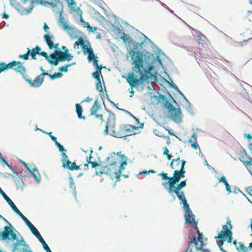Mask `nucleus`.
<instances>
[{"label": "nucleus", "instance_id": "nucleus-47", "mask_svg": "<svg viewBox=\"0 0 252 252\" xmlns=\"http://www.w3.org/2000/svg\"><path fill=\"white\" fill-rule=\"evenodd\" d=\"M239 246L237 247V250L238 252H249L248 251L247 247H246L242 242L238 243Z\"/></svg>", "mask_w": 252, "mask_h": 252}, {"label": "nucleus", "instance_id": "nucleus-12", "mask_svg": "<svg viewBox=\"0 0 252 252\" xmlns=\"http://www.w3.org/2000/svg\"><path fill=\"white\" fill-rule=\"evenodd\" d=\"M47 6H48V5H50L52 7L53 11L56 13L59 14V20L58 21V23L59 26H61V24L65 20L63 15V4L62 2H59L55 3L52 1L48 2L47 1Z\"/></svg>", "mask_w": 252, "mask_h": 252}, {"label": "nucleus", "instance_id": "nucleus-7", "mask_svg": "<svg viewBox=\"0 0 252 252\" xmlns=\"http://www.w3.org/2000/svg\"><path fill=\"white\" fill-rule=\"evenodd\" d=\"M197 37H198L196 39L197 41V43L198 44V47L197 48L195 47H191L190 48V50L187 49L190 54L189 55H192L194 53L195 55L198 56V54H199L200 57L206 58L207 56H211L209 54V52L207 51L206 53L204 52V49L207 46V45L205 42V40L203 39H202V37L205 39V36L200 32H198L196 33Z\"/></svg>", "mask_w": 252, "mask_h": 252}, {"label": "nucleus", "instance_id": "nucleus-28", "mask_svg": "<svg viewBox=\"0 0 252 252\" xmlns=\"http://www.w3.org/2000/svg\"><path fill=\"white\" fill-rule=\"evenodd\" d=\"M215 239L218 240V239H221L223 241H226L228 243H232L233 239V233L228 232L226 234L223 235H220L215 237Z\"/></svg>", "mask_w": 252, "mask_h": 252}, {"label": "nucleus", "instance_id": "nucleus-22", "mask_svg": "<svg viewBox=\"0 0 252 252\" xmlns=\"http://www.w3.org/2000/svg\"><path fill=\"white\" fill-rule=\"evenodd\" d=\"M122 131L123 130H121L120 129L118 132H116V131H111L109 135L117 138H123L124 139L126 140L127 137L135 135L137 133L136 132H132V133H128L127 134H123Z\"/></svg>", "mask_w": 252, "mask_h": 252}, {"label": "nucleus", "instance_id": "nucleus-15", "mask_svg": "<svg viewBox=\"0 0 252 252\" xmlns=\"http://www.w3.org/2000/svg\"><path fill=\"white\" fill-rule=\"evenodd\" d=\"M43 40L50 50L57 48L59 47V45L58 43H54V36L50 33L48 32L44 34Z\"/></svg>", "mask_w": 252, "mask_h": 252}, {"label": "nucleus", "instance_id": "nucleus-26", "mask_svg": "<svg viewBox=\"0 0 252 252\" xmlns=\"http://www.w3.org/2000/svg\"><path fill=\"white\" fill-rule=\"evenodd\" d=\"M156 93L159 94V95L153 94V92H149L150 94L151 98H155L158 100V102L160 103L162 101L164 102L166 101V100L168 98V96H167L165 95L161 94L158 91H156Z\"/></svg>", "mask_w": 252, "mask_h": 252}, {"label": "nucleus", "instance_id": "nucleus-16", "mask_svg": "<svg viewBox=\"0 0 252 252\" xmlns=\"http://www.w3.org/2000/svg\"><path fill=\"white\" fill-rule=\"evenodd\" d=\"M0 162L3 163L2 166L6 165L12 171L13 175L11 176L15 181L20 179L19 171L17 166H15L13 168L8 163L4 158L0 160Z\"/></svg>", "mask_w": 252, "mask_h": 252}, {"label": "nucleus", "instance_id": "nucleus-23", "mask_svg": "<svg viewBox=\"0 0 252 252\" xmlns=\"http://www.w3.org/2000/svg\"><path fill=\"white\" fill-rule=\"evenodd\" d=\"M68 179H69V187L70 189H71L73 197L75 198V200L77 201V191H76V187L75 186V183L73 180V178L69 172H68Z\"/></svg>", "mask_w": 252, "mask_h": 252}, {"label": "nucleus", "instance_id": "nucleus-32", "mask_svg": "<svg viewBox=\"0 0 252 252\" xmlns=\"http://www.w3.org/2000/svg\"><path fill=\"white\" fill-rule=\"evenodd\" d=\"M116 123L114 122H109L108 124L107 123L105 124V128L103 131L104 135H109V128H110L111 131H115Z\"/></svg>", "mask_w": 252, "mask_h": 252}, {"label": "nucleus", "instance_id": "nucleus-50", "mask_svg": "<svg viewBox=\"0 0 252 252\" xmlns=\"http://www.w3.org/2000/svg\"><path fill=\"white\" fill-rule=\"evenodd\" d=\"M0 195L3 197L4 200L7 202L8 204L10 206L12 204V203H14L11 200V199L6 195V194L3 192H1V194Z\"/></svg>", "mask_w": 252, "mask_h": 252}, {"label": "nucleus", "instance_id": "nucleus-42", "mask_svg": "<svg viewBox=\"0 0 252 252\" xmlns=\"http://www.w3.org/2000/svg\"><path fill=\"white\" fill-rule=\"evenodd\" d=\"M31 233L38 240L41 244L45 242L36 228L32 231Z\"/></svg>", "mask_w": 252, "mask_h": 252}, {"label": "nucleus", "instance_id": "nucleus-64", "mask_svg": "<svg viewBox=\"0 0 252 252\" xmlns=\"http://www.w3.org/2000/svg\"><path fill=\"white\" fill-rule=\"evenodd\" d=\"M115 121H116V117H115L114 114L113 113L111 115H109L106 123H107V124H108L109 122H115Z\"/></svg>", "mask_w": 252, "mask_h": 252}, {"label": "nucleus", "instance_id": "nucleus-35", "mask_svg": "<svg viewBox=\"0 0 252 252\" xmlns=\"http://www.w3.org/2000/svg\"><path fill=\"white\" fill-rule=\"evenodd\" d=\"M76 107V113L77 116V117L79 119H83L85 120L86 119V117L82 115L83 112V110L82 107L81 106V103H76L75 104Z\"/></svg>", "mask_w": 252, "mask_h": 252}, {"label": "nucleus", "instance_id": "nucleus-5", "mask_svg": "<svg viewBox=\"0 0 252 252\" xmlns=\"http://www.w3.org/2000/svg\"><path fill=\"white\" fill-rule=\"evenodd\" d=\"M158 54L154 56L152 54V57L150 59V60H154V63L160 65L163 69V73L169 78V76L166 71V67L173 68V63L171 59L161 50H158Z\"/></svg>", "mask_w": 252, "mask_h": 252}, {"label": "nucleus", "instance_id": "nucleus-53", "mask_svg": "<svg viewBox=\"0 0 252 252\" xmlns=\"http://www.w3.org/2000/svg\"><path fill=\"white\" fill-rule=\"evenodd\" d=\"M106 16L108 18H110L111 17L115 18L116 20L115 22H114L115 24H117L118 23H119V22L118 21L119 20H120V18L116 16L115 14H114L112 12H110L109 13L106 14Z\"/></svg>", "mask_w": 252, "mask_h": 252}, {"label": "nucleus", "instance_id": "nucleus-6", "mask_svg": "<svg viewBox=\"0 0 252 252\" xmlns=\"http://www.w3.org/2000/svg\"><path fill=\"white\" fill-rule=\"evenodd\" d=\"M73 58V56L71 53H66L63 52L58 47L55 48L54 51L50 54V58L49 63L51 66H57L60 62H64L65 61L69 62Z\"/></svg>", "mask_w": 252, "mask_h": 252}, {"label": "nucleus", "instance_id": "nucleus-46", "mask_svg": "<svg viewBox=\"0 0 252 252\" xmlns=\"http://www.w3.org/2000/svg\"><path fill=\"white\" fill-rule=\"evenodd\" d=\"M208 242H205L204 240H202L200 241H198V242L195 244V250H198L201 248H205V247L207 245Z\"/></svg>", "mask_w": 252, "mask_h": 252}, {"label": "nucleus", "instance_id": "nucleus-13", "mask_svg": "<svg viewBox=\"0 0 252 252\" xmlns=\"http://www.w3.org/2000/svg\"><path fill=\"white\" fill-rule=\"evenodd\" d=\"M62 26V29L66 31L69 37L73 39H76L80 36H84L83 33L78 30L76 28L69 25V24L65 21L61 24Z\"/></svg>", "mask_w": 252, "mask_h": 252}, {"label": "nucleus", "instance_id": "nucleus-62", "mask_svg": "<svg viewBox=\"0 0 252 252\" xmlns=\"http://www.w3.org/2000/svg\"><path fill=\"white\" fill-rule=\"evenodd\" d=\"M12 210L17 215H19L21 213V212L18 209V208L16 207L15 204L14 203H12V205L10 206Z\"/></svg>", "mask_w": 252, "mask_h": 252}, {"label": "nucleus", "instance_id": "nucleus-52", "mask_svg": "<svg viewBox=\"0 0 252 252\" xmlns=\"http://www.w3.org/2000/svg\"><path fill=\"white\" fill-rule=\"evenodd\" d=\"M89 11L90 12L91 14H93L94 17L93 18H94L96 19V17H98V15L99 16L100 14L98 11L96 10L94 7H90L89 9Z\"/></svg>", "mask_w": 252, "mask_h": 252}, {"label": "nucleus", "instance_id": "nucleus-60", "mask_svg": "<svg viewBox=\"0 0 252 252\" xmlns=\"http://www.w3.org/2000/svg\"><path fill=\"white\" fill-rule=\"evenodd\" d=\"M121 130L126 131L127 132H129V133H132V132H134L132 131V129L129 127L127 126L126 125H122L121 126Z\"/></svg>", "mask_w": 252, "mask_h": 252}, {"label": "nucleus", "instance_id": "nucleus-59", "mask_svg": "<svg viewBox=\"0 0 252 252\" xmlns=\"http://www.w3.org/2000/svg\"><path fill=\"white\" fill-rule=\"evenodd\" d=\"M168 79L170 81V83L169 82L168 83L169 86L170 88L174 89L176 92H178V91L179 90L178 87L173 82V81H172V80L170 77H169V78H168Z\"/></svg>", "mask_w": 252, "mask_h": 252}, {"label": "nucleus", "instance_id": "nucleus-54", "mask_svg": "<svg viewBox=\"0 0 252 252\" xmlns=\"http://www.w3.org/2000/svg\"><path fill=\"white\" fill-rule=\"evenodd\" d=\"M223 241H224L221 240V239H218V240H217V244L220 251L222 252H223V251H225V250L222 246L224 244Z\"/></svg>", "mask_w": 252, "mask_h": 252}, {"label": "nucleus", "instance_id": "nucleus-41", "mask_svg": "<svg viewBox=\"0 0 252 252\" xmlns=\"http://www.w3.org/2000/svg\"><path fill=\"white\" fill-rule=\"evenodd\" d=\"M31 233L38 240L41 244L45 242L36 228L32 231Z\"/></svg>", "mask_w": 252, "mask_h": 252}, {"label": "nucleus", "instance_id": "nucleus-27", "mask_svg": "<svg viewBox=\"0 0 252 252\" xmlns=\"http://www.w3.org/2000/svg\"><path fill=\"white\" fill-rule=\"evenodd\" d=\"M218 179V183L223 184L225 187V190L228 193L230 194L232 192L230 186L228 184L226 177L222 175L220 177H217Z\"/></svg>", "mask_w": 252, "mask_h": 252}, {"label": "nucleus", "instance_id": "nucleus-58", "mask_svg": "<svg viewBox=\"0 0 252 252\" xmlns=\"http://www.w3.org/2000/svg\"><path fill=\"white\" fill-rule=\"evenodd\" d=\"M98 58L96 54H89L88 55L87 59L89 62H92L95 59Z\"/></svg>", "mask_w": 252, "mask_h": 252}, {"label": "nucleus", "instance_id": "nucleus-48", "mask_svg": "<svg viewBox=\"0 0 252 252\" xmlns=\"http://www.w3.org/2000/svg\"><path fill=\"white\" fill-rule=\"evenodd\" d=\"M187 105H185L186 111L191 115L193 116L194 115L193 109L191 107V104L189 101L186 103Z\"/></svg>", "mask_w": 252, "mask_h": 252}, {"label": "nucleus", "instance_id": "nucleus-25", "mask_svg": "<svg viewBox=\"0 0 252 252\" xmlns=\"http://www.w3.org/2000/svg\"><path fill=\"white\" fill-rule=\"evenodd\" d=\"M85 45L84 47L82 45V50L83 54L86 55L89 54H94L93 48L91 46V44L90 42L87 39V40L85 41Z\"/></svg>", "mask_w": 252, "mask_h": 252}, {"label": "nucleus", "instance_id": "nucleus-19", "mask_svg": "<svg viewBox=\"0 0 252 252\" xmlns=\"http://www.w3.org/2000/svg\"><path fill=\"white\" fill-rule=\"evenodd\" d=\"M45 77L43 75H39L37 76L34 80L32 81L31 80H29V85L31 87L33 88H38L41 86L42 83L44 82Z\"/></svg>", "mask_w": 252, "mask_h": 252}, {"label": "nucleus", "instance_id": "nucleus-1", "mask_svg": "<svg viewBox=\"0 0 252 252\" xmlns=\"http://www.w3.org/2000/svg\"><path fill=\"white\" fill-rule=\"evenodd\" d=\"M144 42H137L134 40H130L129 46L132 45L133 48L128 49L126 59L129 58L128 54L131 58V64L143 63L152 57V53L146 49H139L142 47Z\"/></svg>", "mask_w": 252, "mask_h": 252}, {"label": "nucleus", "instance_id": "nucleus-17", "mask_svg": "<svg viewBox=\"0 0 252 252\" xmlns=\"http://www.w3.org/2000/svg\"><path fill=\"white\" fill-rule=\"evenodd\" d=\"M23 166L30 173V177H32L36 181L38 184L41 182V176L39 172L34 164H33L34 168L31 170L27 163H24Z\"/></svg>", "mask_w": 252, "mask_h": 252}, {"label": "nucleus", "instance_id": "nucleus-10", "mask_svg": "<svg viewBox=\"0 0 252 252\" xmlns=\"http://www.w3.org/2000/svg\"><path fill=\"white\" fill-rule=\"evenodd\" d=\"M184 211L185 212L184 218L185 224L188 226H191L197 234L198 231H200L198 227V220H196L195 216L193 214L189 207L184 209Z\"/></svg>", "mask_w": 252, "mask_h": 252}, {"label": "nucleus", "instance_id": "nucleus-20", "mask_svg": "<svg viewBox=\"0 0 252 252\" xmlns=\"http://www.w3.org/2000/svg\"><path fill=\"white\" fill-rule=\"evenodd\" d=\"M185 176V172L180 170H174L172 177H170L175 185L179 183L180 180L184 178Z\"/></svg>", "mask_w": 252, "mask_h": 252}, {"label": "nucleus", "instance_id": "nucleus-24", "mask_svg": "<svg viewBox=\"0 0 252 252\" xmlns=\"http://www.w3.org/2000/svg\"><path fill=\"white\" fill-rule=\"evenodd\" d=\"M168 180L169 181L168 182L162 183V185L165 186V189L168 191L170 195L173 197V200H174L176 198V197L174 194H173L172 187H173V185H175V184L170 178V179H168Z\"/></svg>", "mask_w": 252, "mask_h": 252}, {"label": "nucleus", "instance_id": "nucleus-40", "mask_svg": "<svg viewBox=\"0 0 252 252\" xmlns=\"http://www.w3.org/2000/svg\"><path fill=\"white\" fill-rule=\"evenodd\" d=\"M119 24V23H118L117 24H115V23L113 24V23H112L111 22L110 24L113 28V29L112 30V31L117 36H119L120 34H122V32H122V30L118 26Z\"/></svg>", "mask_w": 252, "mask_h": 252}, {"label": "nucleus", "instance_id": "nucleus-56", "mask_svg": "<svg viewBox=\"0 0 252 252\" xmlns=\"http://www.w3.org/2000/svg\"><path fill=\"white\" fill-rule=\"evenodd\" d=\"M197 236L196 237H193L192 238H195L196 240V243L198 242V241H201L202 240H204V236L202 232L198 231V233H197Z\"/></svg>", "mask_w": 252, "mask_h": 252}, {"label": "nucleus", "instance_id": "nucleus-14", "mask_svg": "<svg viewBox=\"0 0 252 252\" xmlns=\"http://www.w3.org/2000/svg\"><path fill=\"white\" fill-rule=\"evenodd\" d=\"M47 3V1L45 0H31L30 4L28 8H24L23 7L22 15H27L31 14L36 4L46 6Z\"/></svg>", "mask_w": 252, "mask_h": 252}, {"label": "nucleus", "instance_id": "nucleus-57", "mask_svg": "<svg viewBox=\"0 0 252 252\" xmlns=\"http://www.w3.org/2000/svg\"><path fill=\"white\" fill-rule=\"evenodd\" d=\"M27 50H28V54L29 57L31 56L32 60H36V55H37L34 51L31 50L29 48H27Z\"/></svg>", "mask_w": 252, "mask_h": 252}, {"label": "nucleus", "instance_id": "nucleus-31", "mask_svg": "<svg viewBox=\"0 0 252 252\" xmlns=\"http://www.w3.org/2000/svg\"><path fill=\"white\" fill-rule=\"evenodd\" d=\"M24 221L25 223L28 226L31 232L33 231L36 228V227L33 225L32 222L21 213L18 215Z\"/></svg>", "mask_w": 252, "mask_h": 252}, {"label": "nucleus", "instance_id": "nucleus-18", "mask_svg": "<svg viewBox=\"0 0 252 252\" xmlns=\"http://www.w3.org/2000/svg\"><path fill=\"white\" fill-rule=\"evenodd\" d=\"M239 159L243 162L244 165L252 164V158L249 156L245 149L242 148L239 154Z\"/></svg>", "mask_w": 252, "mask_h": 252}, {"label": "nucleus", "instance_id": "nucleus-2", "mask_svg": "<svg viewBox=\"0 0 252 252\" xmlns=\"http://www.w3.org/2000/svg\"><path fill=\"white\" fill-rule=\"evenodd\" d=\"M131 64V71L128 73L127 76H123L122 77L126 80L131 88H137L145 83L147 80V77L145 76V72H146V68H144L143 63Z\"/></svg>", "mask_w": 252, "mask_h": 252}, {"label": "nucleus", "instance_id": "nucleus-9", "mask_svg": "<svg viewBox=\"0 0 252 252\" xmlns=\"http://www.w3.org/2000/svg\"><path fill=\"white\" fill-rule=\"evenodd\" d=\"M3 229V231H0V240L7 242L14 241L15 239H16V233L19 234L12 224H10L9 226H5Z\"/></svg>", "mask_w": 252, "mask_h": 252}, {"label": "nucleus", "instance_id": "nucleus-61", "mask_svg": "<svg viewBox=\"0 0 252 252\" xmlns=\"http://www.w3.org/2000/svg\"><path fill=\"white\" fill-rule=\"evenodd\" d=\"M151 45V48L153 49V51L156 52V55L158 54V50L160 49L151 40V42L149 43Z\"/></svg>", "mask_w": 252, "mask_h": 252}, {"label": "nucleus", "instance_id": "nucleus-4", "mask_svg": "<svg viewBox=\"0 0 252 252\" xmlns=\"http://www.w3.org/2000/svg\"><path fill=\"white\" fill-rule=\"evenodd\" d=\"M10 69L21 74L22 75V78L29 84L28 80H31V79L29 78L28 75H26L27 69L23 65V63L15 60H13L8 63L4 62H1V72L8 71Z\"/></svg>", "mask_w": 252, "mask_h": 252}, {"label": "nucleus", "instance_id": "nucleus-45", "mask_svg": "<svg viewBox=\"0 0 252 252\" xmlns=\"http://www.w3.org/2000/svg\"><path fill=\"white\" fill-rule=\"evenodd\" d=\"M122 35L120 36V38L123 40V41L125 43H127L129 45V41L130 40H133L131 37L128 34L125 32H122Z\"/></svg>", "mask_w": 252, "mask_h": 252}, {"label": "nucleus", "instance_id": "nucleus-11", "mask_svg": "<svg viewBox=\"0 0 252 252\" xmlns=\"http://www.w3.org/2000/svg\"><path fill=\"white\" fill-rule=\"evenodd\" d=\"M144 68H146V72L151 78L153 79L155 82H157L158 77L160 74H158V71L156 69V64L154 63V60H149L145 63H143Z\"/></svg>", "mask_w": 252, "mask_h": 252}, {"label": "nucleus", "instance_id": "nucleus-63", "mask_svg": "<svg viewBox=\"0 0 252 252\" xmlns=\"http://www.w3.org/2000/svg\"><path fill=\"white\" fill-rule=\"evenodd\" d=\"M120 163H127V161L129 160V158L125 154L121 155Z\"/></svg>", "mask_w": 252, "mask_h": 252}, {"label": "nucleus", "instance_id": "nucleus-51", "mask_svg": "<svg viewBox=\"0 0 252 252\" xmlns=\"http://www.w3.org/2000/svg\"><path fill=\"white\" fill-rule=\"evenodd\" d=\"M96 20L100 23H102L104 21L106 22L109 24L111 23V22L110 21L105 19V18L101 14L99 16L98 15V17H96Z\"/></svg>", "mask_w": 252, "mask_h": 252}, {"label": "nucleus", "instance_id": "nucleus-37", "mask_svg": "<svg viewBox=\"0 0 252 252\" xmlns=\"http://www.w3.org/2000/svg\"><path fill=\"white\" fill-rule=\"evenodd\" d=\"M15 241H16V242H14L10 246L12 248V252H15V251H17V250L20 248V246H21L20 238L18 239L16 236V239H15Z\"/></svg>", "mask_w": 252, "mask_h": 252}, {"label": "nucleus", "instance_id": "nucleus-38", "mask_svg": "<svg viewBox=\"0 0 252 252\" xmlns=\"http://www.w3.org/2000/svg\"><path fill=\"white\" fill-rule=\"evenodd\" d=\"M55 146L60 153L62 157L66 155L67 150L62 144L58 142L55 144Z\"/></svg>", "mask_w": 252, "mask_h": 252}, {"label": "nucleus", "instance_id": "nucleus-3", "mask_svg": "<svg viewBox=\"0 0 252 252\" xmlns=\"http://www.w3.org/2000/svg\"><path fill=\"white\" fill-rule=\"evenodd\" d=\"M173 104L178 106L177 101L171 94H169L168 99L163 103V107L168 111V113L170 114L168 117L176 123L180 124L182 122L183 117L181 108L179 106L176 108Z\"/></svg>", "mask_w": 252, "mask_h": 252}, {"label": "nucleus", "instance_id": "nucleus-39", "mask_svg": "<svg viewBox=\"0 0 252 252\" xmlns=\"http://www.w3.org/2000/svg\"><path fill=\"white\" fill-rule=\"evenodd\" d=\"M92 75L93 78L94 79L99 78H101L102 80V84L104 85H105V82L103 81V78L102 73H101V68H96L95 71L93 72L92 73Z\"/></svg>", "mask_w": 252, "mask_h": 252}, {"label": "nucleus", "instance_id": "nucleus-33", "mask_svg": "<svg viewBox=\"0 0 252 252\" xmlns=\"http://www.w3.org/2000/svg\"><path fill=\"white\" fill-rule=\"evenodd\" d=\"M10 5L14 7L17 11L22 15V10L23 9V7L21 5V4L16 1V0H10Z\"/></svg>", "mask_w": 252, "mask_h": 252}, {"label": "nucleus", "instance_id": "nucleus-8", "mask_svg": "<svg viewBox=\"0 0 252 252\" xmlns=\"http://www.w3.org/2000/svg\"><path fill=\"white\" fill-rule=\"evenodd\" d=\"M186 185L187 180L185 179L181 181L180 183H178L175 185H173V187H172L173 194H176L180 201V204L183 205V209L189 207V204L188 203L184 192L181 191Z\"/></svg>", "mask_w": 252, "mask_h": 252}, {"label": "nucleus", "instance_id": "nucleus-21", "mask_svg": "<svg viewBox=\"0 0 252 252\" xmlns=\"http://www.w3.org/2000/svg\"><path fill=\"white\" fill-rule=\"evenodd\" d=\"M233 225L231 223V220L229 218H227L226 223L225 225H222V230L219 233V236L226 234L228 232L233 233L232 229Z\"/></svg>", "mask_w": 252, "mask_h": 252}, {"label": "nucleus", "instance_id": "nucleus-36", "mask_svg": "<svg viewBox=\"0 0 252 252\" xmlns=\"http://www.w3.org/2000/svg\"><path fill=\"white\" fill-rule=\"evenodd\" d=\"M78 40L74 43V48L75 49H78L80 46L82 47V45L84 47L85 45V41L87 40L85 36L83 38L78 37Z\"/></svg>", "mask_w": 252, "mask_h": 252}, {"label": "nucleus", "instance_id": "nucleus-29", "mask_svg": "<svg viewBox=\"0 0 252 252\" xmlns=\"http://www.w3.org/2000/svg\"><path fill=\"white\" fill-rule=\"evenodd\" d=\"M32 50L34 51L37 55L44 57L45 60L49 63L50 55H48V54L46 52L41 51V48L40 46L37 45L34 48H33Z\"/></svg>", "mask_w": 252, "mask_h": 252}, {"label": "nucleus", "instance_id": "nucleus-49", "mask_svg": "<svg viewBox=\"0 0 252 252\" xmlns=\"http://www.w3.org/2000/svg\"><path fill=\"white\" fill-rule=\"evenodd\" d=\"M15 182L17 189H18L19 188H21L22 189H23L24 187L26 186L25 184L23 181H22L21 179L15 181Z\"/></svg>", "mask_w": 252, "mask_h": 252}, {"label": "nucleus", "instance_id": "nucleus-43", "mask_svg": "<svg viewBox=\"0 0 252 252\" xmlns=\"http://www.w3.org/2000/svg\"><path fill=\"white\" fill-rule=\"evenodd\" d=\"M196 240L194 238H190V240L188 242V246L184 252H193L190 247L192 244H194L195 247Z\"/></svg>", "mask_w": 252, "mask_h": 252}, {"label": "nucleus", "instance_id": "nucleus-55", "mask_svg": "<svg viewBox=\"0 0 252 252\" xmlns=\"http://www.w3.org/2000/svg\"><path fill=\"white\" fill-rule=\"evenodd\" d=\"M158 175L160 176L161 179L165 181L170 179V177L168 176L167 173H165L163 171H162V172L161 173H158Z\"/></svg>", "mask_w": 252, "mask_h": 252}, {"label": "nucleus", "instance_id": "nucleus-30", "mask_svg": "<svg viewBox=\"0 0 252 252\" xmlns=\"http://www.w3.org/2000/svg\"><path fill=\"white\" fill-rule=\"evenodd\" d=\"M62 158L61 160V161L62 163V167L63 169H66L69 170L72 162L69 160L68 157L67 155Z\"/></svg>", "mask_w": 252, "mask_h": 252}, {"label": "nucleus", "instance_id": "nucleus-34", "mask_svg": "<svg viewBox=\"0 0 252 252\" xmlns=\"http://www.w3.org/2000/svg\"><path fill=\"white\" fill-rule=\"evenodd\" d=\"M101 107L100 104L98 102L97 99L94 102L93 106L91 108L90 116H95L97 114V112Z\"/></svg>", "mask_w": 252, "mask_h": 252}, {"label": "nucleus", "instance_id": "nucleus-44", "mask_svg": "<svg viewBox=\"0 0 252 252\" xmlns=\"http://www.w3.org/2000/svg\"><path fill=\"white\" fill-rule=\"evenodd\" d=\"M63 76V73L60 72L59 71L58 72H55L53 75H51L48 73V75L47 76H48L51 80H54L55 79L62 78Z\"/></svg>", "mask_w": 252, "mask_h": 252}]
</instances>
